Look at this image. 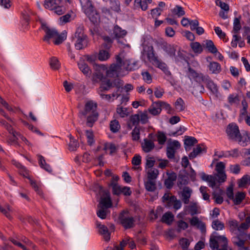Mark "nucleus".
<instances>
[{"label": "nucleus", "instance_id": "1", "mask_svg": "<svg viewBox=\"0 0 250 250\" xmlns=\"http://www.w3.org/2000/svg\"><path fill=\"white\" fill-rule=\"evenodd\" d=\"M226 133L229 140L237 142L242 146L250 144V134L246 130L240 133L238 126L234 124H229L227 127Z\"/></svg>", "mask_w": 250, "mask_h": 250}, {"label": "nucleus", "instance_id": "2", "mask_svg": "<svg viewBox=\"0 0 250 250\" xmlns=\"http://www.w3.org/2000/svg\"><path fill=\"white\" fill-rule=\"evenodd\" d=\"M42 28L45 33V36L43 40L48 42L50 38H55L54 43L59 44L66 38V32L63 31L61 34H59L58 31L55 28L49 27L45 23H42Z\"/></svg>", "mask_w": 250, "mask_h": 250}, {"label": "nucleus", "instance_id": "3", "mask_svg": "<svg viewBox=\"0 0 250 250\" xmlns=\"http://www.w3.org/2000/svg\"><path fill=\"white\" fill-rule=\"evenodd\" d=\"M111 206L112 202L109 193L105 192L101 196L99 204L98 206L97 216L102 219H105L108 212V208Z\"/></svg>", "mask_w": 250, "mask_h": 250}, {"label": "nucleus", "instance_id": "4", "mask_svg": "<svg viewBox=\"0 0 250 250\" xmlns=\"http://www.w3.org/2000/svg\"><path fill=\"white\" fill-rule=\"evenodd\" d=\"M116 63L112 64L108 69L106 70V76L108 77H119L126 75V72L123 66V60L120 56L116 57Z\"/></svg>", "mask_w": 250, "mask_h": 250}, {"label": "nucleus", "instance_id": "5", "mask_svg": "<svg viewBox=\"0 0 250 250\" xmlns=\"http://www.w3.org/2000/svg\"><path fill=\"white\" fill-rule=\"evenodd\" d=\"M82 9L89 20L94 23L97 22L100 17L90 0H79Z\"/></svg>", "mask_w": 250, "mask_h": 250}, {"label": "nucleus", "instance_id": "6", "mask_svg": "<svg viewBox=\"0 0 250 250\" xmlns=\"http://www.w3.org/2000/svg\"><path fill=\"white\" fill-rule=\"evenodd\" d=\"M75 48L78 50L83 49L88 44L87 36L84 34L83 27L77 28L74 36L72 37Z\"/></svg>", "mask_w": 250, "mask_h": 250}, {"label": "nucleus", "instance_id": "7", "mask_svg": "<svg viewBox=\"0 0 250 250\" xmlns=\"http://www.w3.org/2000/svg\"><path fill=\"white\" fill-rule=\"evenodd\" d=\"M209 245L212 250L227 248L228 239L224 235H219L216 232H214L210 236Z\"/></svg>", "mask_w": 250, "mask_h": 250}, {"label": "nucleus", "instance_id": "8", "mask_svg": "<svg viewBox=\"0 0 250 250\" xmlns=\"http://www.w3.org/2000/svg\"><path fill=\"white\" fill-rule=\"evenodd\" d=\"M162 201L165 207L167 208L172 207L175 210H178L182 207L181 202L177 200L175 196L171 195L169 193H166L164 195Z\"/></svg>", "mask_w": 250, "mask_h": 250}, {"label": "nucleus", "instance_id": "9", "mask_svg": "<svg viewBox=\"0 0 250 250\" xmlns=\"http://www.w3.org/2000/svg\"><path fill=\"white\" fill-rule=\"evenodd\" d=\"M147 58L149 61L155 66L161 69L166 74L169 75L170 71L168 69L167 65L161 60H159L157 57L155 56L153 48L151 47V51L147 54Z\"/></svg>", "mask_w": 250, "mask_h": 250}, {"label": "nucleus", "instance_id": "10", "mask_svg": "<svg viewBox=\"0 0 250 250\" xmlns=\"http://www.w3.org/2000/svg\"><path fill=\"white\" fill-rule=\"evenodd\" d=\"M119 219L123 226L126 229H130L134 226V220L128 211L124 210L119 215Z\"/></svg>", "mask_w": 250, "mask_h": 250}, {"label": "nucleus", "instance_id": "11", "mask_svg": "<svg viewBox=\"0 0 250 250\" xmlns=\"http://www.w3.org/2000/svg\"><path fill=\"white\" fill-rule=\"evenodd\" d=\"M95 72L92 75V81L94 82H99L104 78V72L107 69V67L104 64H96L94 66Z\"/></svg>", "mask_w": 250, "mask_h": 250}, {"label": "nucleus", "instance_id": "12", "mask_svg": "<svg viewBox=\"0 0 250 250\" xmlns=\"http://www.w3.org/2000/svg\"><path fill=\"white\" fill-rule=\"evenodd\" d=\"M187 75L190 80H193L198 83L204 82L208 76H204L202 73H197L191 67L188 68Z\"/></svg>", "mask_w": 250, "mask_h": 250}, {"label": "nucleus", "instance_id": "13", "mask_svg": "<svg viewBox=\"0 0 250 250\" xmlns=\"http://www.w3.org/2000/svg\"><path fill=\"white\" fill-rule=\"evenodd\" d=\"M207 84L208 88L210 91L211 93L217 98L221 96L218 90V86L208 76L206 80L204 82Z\"/></svg>", "mask_w": 250, "mask_h": 250}, {"label": "nucleus", "instance_id": "14", "mask_svg": "<svg viewBox=\"0 0 250 250\" xmlns=\"http://www.w3.org/2000/svg\"><path fill=\"white\" fill-rule=\"evenodd\" d=\"M97 107V104L93 101L86 102L85 104L84 110L82 112L81 117L85 116L89 114L97 113L96 112Z\"/></svg>", "mask_w": 250, "mask_h": 250}, {"label": "nucleus", "instance_id": "15", "mask_svg": "<svg viewBox=\"0 0 250 250\" xmlns=\"http://www.w3.org/2000/svg\"><path fill=\"white\" fill-rule=\"evenodd\" d=\"M160 46L170 57L172 58L173 59H174L176 60V48L174 45L168 44L167 42H163L161 43Z\"/></svg>", "mask_w": 250, "mask_h": 250}, {"label": "nucleus", "instance_id": "16", "mask_svg": "<svg viewBox=\"0 0 250 250\" xmlns=\"http://www.w3.org/2000/svg\"><path fill=\"white\" fill-rule=\"evenodd\" d=\"M96 225L98 228L99 232L103 235L104 240L108 241L110 239V233L108 231L107 228L105 225L98 222H97Z\"/></svg>", "mask_w": 250, "mask_h": 250}, {"label": "nucleus", "instance_id": "17", "mask_svg": "<svg viewBox=\"0 0 250 250\" xmlns=\"http://www.w3.org/2000/svg\"><path fill=\"white\" fill-rule=\"evenodd\" d=\"M123 66L125 72L126 71L134 70L139 67L138 62L133 61L131 62V61L129 60H123Z\"/></svg>", "mask_w": 250, "mask_h": 250}, {"label": "nucleus", "instance_id": "18", "mask_svg": "<svg viewBox=\"0 0 250 250\" xmlns=\"http://www.w3.org/2000/svg\"><path fill=\"white\" fill-rule=\"evenodd\" d=\"M192 193V189L189 187H185L181 193V199L185 204H188L189 202V198Z\"/></svg>", "mask_w": 250, "mask_h": 250}, {"label": "nucleus", "instance_id": "19", "mask_svg": "<svg viewBox=\"0 0 250 250\" xmlns=\"http://www.w3.org/2000/svg\"><path fill=\"white\" fill-rule=\"evenodd\" d=\"M152 0H134V9L141 8L143 11H146L148 8V4L152 2Z\"/></svg>", "mask_w": 250, "mask_h": 250}, {"label": "nucleus", "instance_id": "20", "mask_svg": "<svg viewBox=\"0 0 250 250\" xmlns=\"http://www.w3.org/2000/svg\"><path fill=\"white\" fill-rule=\"evenodd\" d=\"M155 146V145L152 141L145 139L144 142L142 144V147L143 151L146 153L152 151Z\"/></svg>", "mask_w": 250, "mask_h": 250}, {"label": "nucleus", "instance_id": "21", "mask_svg": "<svg viewBox=\"0 0 250 250\" xmlns=\"http://www.w3.org/2000/svg\"><path fill=\"white\" fill-rule=\"evenodd\" d=\"M185 210L189 212L191 215H194L199 213V209L200 208L199 206L196 202H190V204L188 206H186L185 207Z\"/></svg>", "mask_w": 250, "mask_h": 250}, {"label": "nucleus", "instance_id": "22", "mask_svg": "<svg viewBox=\"0 0 250 250\" xmlns=\"http://www.w3.org/2000/svg\"><path fill=\"white\" fill-rule=\"evenodd\" d=\"M190 223L191 226H196L202 231H205L206 226L205 224L200 221L197 217H193L190 220Z\"/></svg>", "mask_w": 250, "mask_h": 250}, {"label": "nucleus", "instance_id": "23", "mask_svg": "<svg viewBox=\"0 0 250 250\" xmlns=\"http://www.w3.org/2000/svg\"><path fill=\"white\" fill-rule=\"evenodd\" d=\"M197 139L193 137L186 136L184 141L185 147L186 151L190 150V147L197 143Z\"/></svg>", "mask_w": 250, "mask_h": 250}, {"label": "nucleus", "instance_id": "24", "mask_svg": "<svg viewBox=\"0 0 250 250\" xmlns=\"http://www.w3.org/2000/svg\"><path fill=\"white\" fill-rule=\"evenodd\" d=\"M148 112L153 116L159 115L161 112V105L159 102L153 103L148 109Z\"/></svg>", "mask_w": 250, "mask_h": 250}, {"label": "nucleus", "instance_id": "25", "mask_svg": "<svg viewBox=\"0 0 250 250\" xmlns=\"http://www.w3.org/2000/svg\"><path fill=\"white\" fill-rule=\"evenodd\" d=\"M78 65L80 70L84 75L87 76L91 74V70L88 65L83 60H80L78 62Z\"/></svg>", "mask_w": 250, "mask_h": 250}, {"label": "nucleus", "instance_id": "26", "mask_svg": "<svg viewBox=\"0 0 250 250\" xmlns=\"http://www.w3.org/2000/svg\"><path fill=\"white\" fill-rule=\"evenodd\" d=\"M61 0H45L44 6L52 11L58 4H61Z\"/></svg>", "mask_w": 250, "mask_h": 250}, {"label": "nucleus", "instance_id": "27", "mask_svg": "<svg viewBox=\"0 0 250 250\" xmlns=\"http://www.w3.org/2000/svg\"><path fill=\"white\" fill-rule=\"evenodd\" d=\"M205 151V148L203 145H199L189 154L190 159L195 158L198 155Z\"/></svg>", "mask_w": 250, "mask_h": 250}, {"label": "nucleus", "instance_id": "28", "mask_svg": "<svg viewBox=\"0 0 250 250\" xmlns=\"http://www.w3.org/2000/svg\"><path fill=\"white\" fill-rule=\"evenodd\" d=\"M233 244L237 246L240 250H247V248L245 246V241L240 239L239 236H235L232 238Z\"/></svg>", "mask_w": 250, "mask_h": 250}, {"label": "nucleus", "instance_id": "29", "mask_svg": "<svg viewBox=\"0 0 250 250\" xmlns=\"http://www.w3.org/2000/svg\"><path fill=\"white\" fill-rule=\"evenodd\" d=\"M0 211L8 218H11L13 213L12 208L8 205H6L4 207L0 205Z\"/></svg>", "mask_w": 250, "mask_h": 250}, {"label": "nucleus", "instance_id": "30", "mask_svg": "<svg viewBox=\"0 0 250 250\" xmlns=\"http://www.w3.org/2000/svg\"><path fill=\"white\" fill-rule=\"evenodd\" d=\"M228 225L229 226L230 231L231 232L238 235V223L237 221L234 219L229 220L228 221Z\"/></svg>", "mask_w": 250, "mask_h": 250}, {"label": "nucleus", "instance_id": "31", "mask_svg": "<svg viewBox=\"0 0 250 250\" xmlns=\"http://www.w3.org/2000/svg\"><path fill=\"white\" fill-rule=\"evenodd\" d=\"M190 46L192 51L196 54H201L203 51V47L198 42H192L190 43Z\"/></svg>", "mask_w": 250, "mask_h": 250}, {"label": "nucleus", "instance_id": "32", "mask_svg": "<svg viewBox=\"0 0 250 250\" xmlns=\"http://www.w3.org/2000/svg\"><path fill=\"white\" fill-rule=\"evenodd\" d=\"M110 9L116 13L121 12L120 2L119 0H111L110 1Z\"/></svg>", "mask_w": 250, "mask_h": 250}, {"label": "nucleus", "instance_id": "33", "mask_svg": "<svg viewBox=\"0 0 250 250\" xmlns=\"http://www.w3.org/2000/svg\"><path fill=\"white\" fill-rule=\"evenodd\" d=\"M250 184V176L248 175H244L238 182L240 188H245Z\"/></svg>", "mask_w": 250, "mask_h": 250}, {"label": "nucleus", "instance_id": "34", "mask_svg": "<svg viewBox=\"0 0 250 250\" xmlns=\"http://www.w3.org/2000/svg\"><path fill=\"white\" fill-rule=\"evenodd\" d=\"M208 67L209 70L214 74L219 73L221 70L220 64L215 62H210Z\"/></svg>", "mask_w": 250, "mask_h": 250}, {"label": "nucleus", "instance_id": "35", "mask_svg": "<svg viewBox=\"0 0 250 250\" xmlns=\"http://www.w3.org/2000/svg\"><path fill=\"white\" fill-rule=\"evenodd\" d=\"M246 196L245 192H238L232 199V200L235 205H239L242 201L244 200Z\"/></svg>", "mask_w": 250, "mask_h": 250}, {"label": "nucleus", "instance_id": "36", "mask_svg": "<svg viewBox=\"0 0 250 250\" xmlns=\"http://www.w3.org/2000/svg\"><path fill=\"white\" fill-rule=\"evenodd\" d=\"M27 178L29 180L30 184L31 185V186L32 187V188H34L35 191L39 195L42 196L43 195V193L41 188V185L37 184L36 182V181H34L33 180L31 179L30 177H27Z\"/></svg>", "mask_w": 250, "mask_h": 250}, {"label": "nucleus", "instance_id": "37", "mask_svg": "<svg viewBox=\"0 0 250 250\" xmlns=\"http://www.w3.org/2000/svg\"><path fill=\"white\" fill-rule=\"evenodd\" d=\"M171 12L174 16L178 17H181L185 14V12L183 8L180 5H176L175 7L171 9Z\"/></svg>", "mask_w": 250, "mask_h": 250}, {"label": "nucleus", "instance_id": "38", "mask_svg": "<svg viewBox=\"0 0 250 250\" xmlns=\"http://www.w3.org/2000/svg\"><path fill=\"white\" fill-rule=\"evenodd\" d=\"M250 227V219L247 218L245 222L238 225V234H241Z\"/></svg>", "mask_w": 250, "mask_h": 250}, {"label": "nucleus", "instance_id": "39", "mask_svg": "<svg viewBox=\"0 0 250 250\" xmlns=\"http://www.w3.org/2000/svg\"><path fill=\"white\" fill-rule=\"evenodd\" d=\"M127 32L125 30L122 29L120 27L116 25L114 27L113 34L116 38H123L126 35Z\"/></svg>", "mask_w": 250, "mask_h": 250}, {"label": "nucleus", "instance_id": "40", "mask_svg": "<svg viewBox=\"0 0 250 250\" xmlns=\"http://www.w3.org/2000/svg\"><path fill=\"white\" fill-rule=\"evenodd\" d=\"M205 46L208 49V51L212 54H215L218 51L217 49L211 40L206 41Z\"/></svg>", "mask_w": 250, "mask_h": 250}, {"label": "nucleus", "instance_id": "41", "mask_svg": "<svg viewBox=\"0 0 250 250\" xmlns=\"http://www.w3.org/2000/svg\"><path fill=\"white\" fill-rule=\"evenodd\" d=\"M174 218V215L171 212L168 211L165 213L162 216V221L168 225L171 224Z\"/></svg>", "mask_w": 250, "mask_h": 250}, {"label": "nucleus", "instance_id": "42", "mask_svg": "<svg viewBox=\"0 0 250 250\" xmlns=\"http://www.w3.org/2000/svg\"><path fill=\"white\" fill-rule=\"evenodd\" d=\"M86 125L89 127H92L94 123L97 120L98 113H91L87 115Z\"/></svg>", "mask_w": 250, "mask_h": 250}, {"label": "nucleus", "instance_id": "43", "mask_svg": "<svg viewBox=\"0 0 250 250\" xmlns=\"http://www.w3.org/2000/svg\"><path fill=\"white\" fill-rule=\"evenodd\" d=\"M147 178L149 180H154L157 178L159 175V171L155 168H150L147 172Z\"/></svg>", "mask_w": 250, "mask_h": 250}, {"label": "nucleus", "instance_id": "44", "mask_svg": "<svg viewBox=\"0 0 250 250\" xmlns=\"http://www.w3.org/2000/svg\"><path fill=\"white\" fill-rule=\"evenodd\" d=\"M174 105L175 109L179 112L183 111L185 108L184 101L181 98H179L177 99Z\"/></svg>", "mask_w": 250, "mask_h": 250}, {"label": "nucleus", "instance_id": "45", "mask_svg": "<svg viewBox=\"0 0 250 250\" xmlns=\"http://www.w3.org/2000/svg\"><path fill=\"white\" fill-rule=\"evenodd\" d=\"M228 100L229 104L231 105L233 104L238 105L239 103V97L236 94H230L228 98Z\"/></svg>", "mask_w": 250, "mask_h": 250}, {"label": "nucleus", "instance_id": "46", "mask_svg": "<svg viewBox=\"0 0 250 250\" xmlns=\"http://www.w3.org/2000/svg\"><path fill=\"white\" fill-rule=\"evenodd\" d=\"M12 163L17 167L20 169V173L23 176H26V175L28 174V170L24 166L15 160L12 161Z\"/></svg>", "mask_w": 250, "mask_h": 250}, {"label": "nucleus", "instance_id": "47", "mask_svg": "<svg viewBox=\"0 0 250 250\" xmlns=\"http://www.w3.org/2000/svg\"><path fill=\"white\" fill-rule=\"evenodd\" d=\"M73 19L72 15L68 13L59 18V23L61 25H63L67 22H70Z\"/></svg>", "mask_w": 250, "mask_h": 250}, {"label": "nucleus", "instance_id": "48", "mask_svg": "<svg viewBox=\"0 0 250 250\" xmlns=\"http://www.w3.org/2000/svg\"><path fill=\"white\" fill-rule=\"evenodd\" d=\"M117 114L122 118H124L128 115V111L127 108L118 106L116 109Z\"/></svg>", "mask_w": 250, "mask_h": 250}, {"label": "nucleus", "instance_id": "49", "mask_svg": "<svg viewBox=\"0 0 250 250\" xmlns=\"http://www.w3.org/2000/svg\"><path fill=\"white\" fill-rule=\"evenodd\" d=\"M110 57V54L108 51L104 50H101L98 54V59L101 61H105Z\"/></svg>", "mask_w": 250, "mask_h": 250}, {"label": "nucleus", "instance_id": "50", "mask_svg": "<svg viewBox=\"0 0 250 250\" xmlns=\"http://www.w3.org/2000/svg\"><path fill=\"white\" fill-rule=\"evenodd\" d=\"M212 228L216 230H221L224 229V224L218 220H214L212 223Z\"/></svg>", "mask_w": 250, "mask_h": 250}, {"label": "nucleus", "instance_id": "51", "mask_svg": "<svg viewBox=\"0 0 250 250\" xmlns=\"http://www.w3.org/2000/svg\"><path fill=\"white\" fill-rule=\"evenodd\" d=\"M111 87H113L112 83L110 80H107L104 83H102L98 91L103 92L104 90H108Z\"/></svg>", "mask_w": 250, "mask_h": 250}, {"label": "nucleus", "instance_id": "52", "mask_svg": "<svg viewBox=\"0 0 250 250\" xmlns=\"http://www.w3.org/2000/svg\"><path fill=\"white\" fill-rule=\"evenodd\" d=\"M110 130L113 132H117L120 128V125L119 122L117 120H113L111 121L110 124Z\"/></svg>", "mask_w": 250, "mask_h": 250}, {"label": "nucleus", "instance_id": "53", "mask_svg": "<svg viewBox=\"0 0 250 250\" xmlns=\"http://www.w3.org/2000/svg\"><path fill=\"white\" fill-rule=\"evenodd\" d=\"M145 188L147 191H153L156 189V184L152 180H149L145 184Z\"/></svg>", "mask_w": 250, "mask_h": 250}, {"label": "nucleus", "instance_id": "54", "mask_svg": "<svg viewBox=\"0 0 250 250\" xmlns=\"http://www.w3.org/2000/svg\"><path fill=\"white\" fill-rule=\"evenodd\" d=\"M214 31L221 39L223 40L225 42H227L228 41V39H226V34L222 31L221 29L219 27H215Z\"/></svg>", "mask_w": 250, "mask_h": 250}, {"label": "nucleus", "instance_id": "55", "mask_svg": "<svg viewBox=\"0 0 250 250\" xmlns=\"http://www.w3.org/2000/svg\"><path fill=\"white\" fill-rule=\"evenodd\" d=\"M140 129L139 127L136 126L132 131L131 137L133 141H138L140 139Z\"/></svg>", "mask_w": 250, "mask_h": 250}, {"label": "nucleus", "instance_id": "56", "mask_svg": "<svg viewBox=\"0 0 250 250\" xmlns=\"http://www.w3.org/2000/svg\"><path fill=\"white\" fill-rule=\"evenodd\" d=\"M9 240L14 245L21 248L23 250H28L19 241L20 240H21V239H20L18 237L16 238L11 237L9 238Z\"/></svg>", "mask_w": 250, "mask_h": 250}, {"label": "nucleus", "instance_id": "57", "mask_svg": "<svg viewBox=\"0 0 250 250\" xmlns=\"http://www.w3.org/2000/svg\"><path fill=\"white\" fill-rule=\"evenodd\" d=\"M50 65L51 67L54 70H57L60 67V63L58 60L55 57H53L51 59Z\"/></svg>", "mask_w": 250, "mask_h": 250}, {"label": "nucleus", "instance_id": "58", "mask_svg": "<svg viewBox=\"0 0 250 250\" xmlns=\"http://www.w3.org/2000/svg\"><path fill=\"white\" fill-rule=\"evenodd\" d=\"M70 142L69 143V148L71 151H74L79 146L78 143L72 137H70Z\"/></svg>", "mask_w": 250, "mask_h": 250}, {"label": "nucleus", "instance_id": "59", "mask_svg": "<svg viewBox=\"0 0 250 250\" xmlns=\"http://www.w3.org/2000/svg\"><path fill=\"white\" fill-rule=\"evenodd\" d=\"M162 11V9L155 8L150 11V13L153 18L157 19L161 15Z\"/></svg>", "mask_w": 250, "mask_h": 250}, {"label": "nucleus", "instance_id": "60", "mask_svg": "<svg viewBox=\"0 0 250 250\" xmlns=\"http://www.w3.org/2000/svg\"><path fill=\"white\" fill-rule=\"evenodd\" d=\"M65 8L60 4H58L52 11L58 15H61L65 12Z\"/></svg>", "mask_w": 250, "mask_h": 250}, {"label": "nucleus", "instance_id": "61", "mask_svg": "<svg viewBox=\"0 0 250 250\" xmlns=\"http://www.w3.org/2000/svg\"><path fill=\"white\" fill-rule=\"evenodd\" d=\"M181 145L180 143L178 141H173L169 143L167 147L172 149L173 150L176 152V150L179 149Z\"/></svg>", "mask_w": 250, "mask_h": 250}, {"label": "nucleus", "instance_id": "62", "mask_svg": "<svg viewBox=\"0 0 250 250\" xmlns=\"http://www.w3.org/2000/svg\"><path fill=\"white\" fill-rule=\"evenodd\" d=\"M86 136L87 139V143L89 145H92L94 142L93 133L91 130L85 131Z\"/></svg>", "mask_w": 250, "mask_h": 250}, {"label": "nucleus", "instance_id": "63", "mask_svg": "<svg viewBox=\"0 0 250 250\" xmlns=\"http://www.w3.org/2000/svg\"><path fill=\"white\" fill-rule=\"evenodd\" d=\"M179 244L182 247L183 250H188L189 245V242L187 238H183L179 241Z\"/></svg>", "mask_w": 250, "mask_h": 250}, {"label": "nucleus", "instance_id": "64", "mask_svg": "<svg viewBox=\"0 0 250 250\" xmlns=\"http://www.w3.org/2000/svg\"><path fill=\"white\" fill-rule=\"evenodd\" d=\"M138 115L140 122H141L142 124H145L147 122L148 117L146 111L141 112L140 114H138Z\"/></svg>", "mask_w": 250, "mask_h": 250}]
</instances>
